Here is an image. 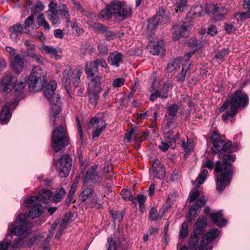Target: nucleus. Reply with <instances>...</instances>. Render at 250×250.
Instances as JSON below:
<instances>
[{
  "instance_id": "nucleus-1",
  "label": "nucleus",
  "mask_w": 250,
  "mask_h": 250,
  "mask_svg": "<svg viewBox=\"0 0 250 250\" xmlns=\"http://www.w3.org/2000/svg\"><path fill=\"white\" fill-rule=\"evenodd\" d=\"M248 103L249 98L246 93L241 90L236 91L220 107V111L223 112L228 108L229 105H230L229 112L222 115L223 121L225 123L231 121L236 114L238 108H243L248 105Z\"/></svg>"
},
{
  "instance_id": "nucleus-2",
  "label": "nucleus",
  "mask_w": 250,
  "mask_h": 250,
  "mask_svg": "<svg viewBox=\"0 0 250 250\" xmlns=\"http://www.w3.org/2000/svg\"><path fill=\"white\" fill-rule=\"evenodd\" d=\"M234 155H225L223 163L216 162L214 171L217 173L216 182L217 188H225L229 186L233 174L232 164L235 161Z\"/></svg>"
},
{
  "instance_id": "nucleus-3",
  "label": "nucleus",
  "mask_w": 250,
  "mask_h": 250,
  "mask_svg": "<svg viewBox=\"0 0 250 250\" xmlns=\"http://www.w3.org/2000/svg\"><path fill=\"white\" fill-rule=\"evenodd\" d=\"M56 87L57 83L55 81H50L43 89L44 96L48 100L50 105V123L52 125H57L59 120H63L62 117L58 116L61 112L62 103L60 96L54 94Z\"/></svg>"
},
{
  "instance_id": "nucleus-4",
  "label": "nucleus",
  "mask_w": 250,
  "mask_h": 250,
  "mask_svg": "<svg viewBox=\"0 0 250 250\" xmlns=\"http://www.w3.org/2000/svg\"><path fill=\"white\" fill-rule=\"evenodd\" d=\"M132 15L131 7L118 0H113L106 5V8L101 11L100 16L105 20L110 19L113 16L118 21H122L128 19Z\"/></svg>"
},
{
  "instance_id": "nucleus-5",
  "label": "nucleus",
  "mask_w": 250,
  "mask_h": 250,
  "mask_svg": "<svg viewBox=\"0 0 250 250\" xmlns=\"http://www.w3.org/2000/svg\"><path fill=\"white\" fill-rule=\"evenodd\" d=\"M51 146L55 152H59L68 145L69 139L64 125L62 124L51 134Z\"/></svg>"
},
{
  "instance_id": "nucleus-6",
  "label": "nucleus",
  "mask_w": 250,
  "mask_h": 250,
  "mask_svg": "<svg viewBox=\"0 0 250 250\" xmlns=\"http://www.w3.org/2000/svg\"><path fill=\"white\" fill-rule=\"evenodd\" d=\"M82 73L80 67H77L72 71L71 67L69 66L65 67L63 70L62 77V82L67 92H69L71 88V80L73 84L75 87H78L81 83L80 77Z\"/></svg>"
},
{
  "instance_id": "nucleus-7",
  "label": "nucleus",
  "mask_w": 250,
  "mask_h": 250,
  "mask_svg": "<svg viewBox=\"0 0 250 250\" xmlns=\"http://www.w3.org/2000/svg\"><path fill=\"white\" fill-rule=\"evenodd\" d=\"M27 219V215L26 213L19 214L16 219V222L18 225H11L8 227V230L10 233L16 236L27 234L28 233L29 224Z\"/></svg>"
},
{
  "instance_id": "nucleus-8",
  "label": "nucleus",
  "mask_w": 250,
  "mask_h": 250,
  "mask_svg": "<svg viewBox=\"0 0 250 250\" xmlns=\"http://www.w3.org/2000/svg\"><path fill=\"white\" fill-rule=\"evenodd\" d=\"M72 163V158L68 154L63 155L57 162H55L56 169L60 177H66L69 175L71 169Z\"/></svg>"
},
{
  "instance_id": "nucleus-9",
  "label": "nucleus",
  "mask_w": 250,
  "mask_h": 250,
  "mask_svg": "<svg viewBox=\"0 0 250 250\" xmlns=\"http://www.w3.org/2000/svg\"><path fill=\"white\" fill-rule=\"evenodd\" d=\"M14 79L11 74H7L2 79L0 83V90L4 93H9L13 87L14 90L17 91L22 90L25 87V83L22 82H17L15 83L13 86V82H14Z\"/></svg>"
},
{
  "instance_id": "nucleus-10",
  "label": "nucleus",
  "mask_w": 250,
  "mask_h": 250,
  "mask_svg": "<svg viewBox=\"0 0 250 250\" xmlns=\"http://www.w3.org/2000/svg\"><path fill=\"white\" fill-rule=\"evenodd\" d=\"M85 73L89 80L88 84H102L103 77L100 74L98 68L91 62L86 63Z\"/></svg>"
},
{
  "instance_id": "nucleus-11",
  "label": "nucleus",
  "mask_w": 250,
  "mask_h": 250,
  "mask_svg": "<svg viewBox=\"0 0 250 250\" xmlns=\"http://www.w3.org/2000/svg\"><path fill=\"white\" fill-rule=\"evenodd\" d=\"M52 193L49 189H43L42 192L37 196H32L28 197L25 201L24 202L26 206H30L34 202H41L42 203H48L52 201Z\"/></svg>"
},
{
  "instance_id": "nucleus-12",
  "label": "nucleus",
  "mask_w": 250,
  "mask_h": 250,
  "mask_svg": "<svg viewBox=\"0 0 250 250\" xmlns=\"http://www.w3.org/2000/svg\"><path fill=\"white\" fill-rule=\"evenodd\" d=\"M234 151L232 147V143L230 141L226 143L223 140H219L213 144L211 152L214 154H218L219 158H221L222 155H225V153H231Z\"/></svg>"
},
{
  "instance_id": "nucleus-13",
  "label": "nucleus",
  "mask_w": 250,
  "mask_h": 250,
  "mask_svg": "<svg viewBox=\"0 0 250 250\" xmlns=\"http://www.w3.org/2000/svg\"><path fill=\"white\" fill-rule=\"evenodd\" d=\"M106 124L103 119H99L98 117L92 118L88 125V128H96L92 133V138L95 140L98 138L104 129L106 127Z\"/></svg>"
},
{
  "instance_id": "nucleus-14",
  "label": "nucleus",
  "mask_w": 250,
  "mask_h": 250,
  "mask_svg": "<svg viewBox=\"0 0 250 250\" xmlns=\"http://www.w3.org/2000/svg\"><path fill=\"white\" fill-rule=\"evenodd\" d=\"M88 86L89 101L91 104H96L102 90L101 84H88Z\"/></svg>"
},
{
  "instance_id": "nucleus-15",
  "label": "nucleus",
  "mask_w": 250,
  "mask_h": 250,
  "mask_svg": "<svg viewBox=\"0 0 250 250\" xmlns=\"http://www.w3.org/2000/svg\"><path fill=\"white\" fill-rule=\"evenodd\" d=\"M42 73V70L40 67L35 66L32 68L27 80V83L29 87L33 88V90L35 89L38 80L40 79Z\"/></svg>"
},
{
  "instance_id": "nucleus-16",
  "label": "nucleus",
  "mask_w": 250,
  "mask_h": 250,
  "mask_svg": "<svg viewBox=\"0 0 250 250\" xmlns=\"http://www.w3.org/2000/svg\"><path fill=\"white\" fill-rule=\"evenodd\" d=\"M24 205L26 207L31 208L28 215H27V218L28 217L31 219L39 218L45 210L44 207L40 205L37 202H34V203L32 204L30 206H26L25 203Z\"/></svg>"
},
{
  "instance_id": "nucleus-17",
  "label": "nucleus",
  "mask_w": 250,
  "mask_h": 250,
  "mask_svg": "<svg viewBox=\"0 0 250 250\" xmlns=\"http://www.w3.org/2000/svg\"><path fill=\"white\" fill-rule=\"evenodd\" d=\"M97 168V166H92L87 169L84 179V186H86V184H94L98 182L99 177L96 171Z\"/></svg>"
},
{
  "instance_id": "nucleus-18",
  "label": "nucleus",
  "mask_w": 250,
  "mask_h": 250,
  "mask_svg": "<svg viewBox=\"0 0 250 250\" xmlns=\"http://www.w3.org/2000/svg\"><path fill=\"white\" fill-rule=\"evenodd\" d=\"M16 105V102H13L11 104L7 103L3 108L0 114V123L2 125H5L9 121L11 113L9 111V109H13Z\"/></svg>"
},
{
  "instance_id": "nucleus-19",
  "label": "nucleus",
  "mask_w": 250,
  "mask_h": 250,
  "mask_svg": "<svg viewBox=\"0 0 250 250\" xmlns=\"http://www.w3.org/2000/svg\"><path fill=\"white\" fill-rule=\"evenodd\" d=\"M153 174L154 177L160 180L164 179L166 175V170L160 161L156 159L152 165Z\"/></svg>"
},
{
  "instance_id": "nucleus-20",
  "label": "nucleus",
  "mask_w": 250,
  "mask_h": 250,
  "mask_svg": "<svg viewBox=\"0 0 250 250\" xmlns=\"http://www.w3.org/2000/svg\"><path fill=\"white\" fill-rule=\"evenodd\" d=\"M10 65L13 70L18 74L23 68V59L21 57L20 55L16 54L11 58Z\"/></svg>"
},
{
  "instance_id": "nucleus-21",
  "label": "nucleus",
  "mask_w": 250,
  "mask_h": 250,
  "mask_svg": "<svg viewBox=\"0 0 250 250\" xmlns=\"http://www.w3.org/2000/svg\"><path fill=\"white\" fill-rule=\"evenodd\" d=\"M23 29L22 25L19 23L11 26L9 29V31L11 40L14 42H17L23 33Z\"/></svg>"
},
{
  "instance_id": "nucleus-22",
  "label": "nucleus",
  "mask_w": 250,
  "mask_h": 250,
  "mask_svg": "<svg viewBox=\"0 0 250 250\" xmlns=\"http://www.w3.org/2000/svg\"><path fill=\"white\" fill-rule=\"evenodd\" d=\"M187 30L188 25L186 23L174 25L171 29L174 40H178L181 37L185 36Z\"/></svg>"
},
{
  "instance_id": "nucleus-23",
  "label": "nucleus",
  "mask_w": 250,
  "mask_h": 250,
  "mask_svg": "<svg viewBox=\"0 0 250 250\" xmlns=\"http://www.w3.org/2000/svg\"><path fill=\"white\" fill-rule=\"evenodd\" d=\"M147 48L149 52L154 55H159L161 52L164 51V44L162 40L150 42L148 44Z\"/></svg>"
},
{
  "instance_id": "nucleus-24",
  "label": "nucleus",
  "mask_w": 250,
  "mask_h": 250,
  "mask_svg": "<svg viewBox=\"0 0 250 250\" xmlns=\"http://www.w3.org/2000/svg\"><path fill=\"white\" fill-rule=\"evenodd\" d=\"M39 49L43 54H50L53 56L56 60L61 58V56L58 54L61 53L60 49H57L53 46L42 45L39 47Z\"/></svg>"
},
{
  "instance_id": "nucleus-25",
  "label": "nucleus",
  "mask_w": 250,
  "mask_h": 250,
  "mask_svg": "<svg viewBox=\"0 0 250 250\" xmlns=\"http://www.w3.org/2000/svg\"><path fill=\"white\" fill-rule=\"evenodd\" d=\"M207 43L208 41L206 39L202 38L199 40L192 39L189 42L188 46L193 51H195L203 48Z\"/></svg>"
},
{
  "instance_id": "nucleus-26",
  "label": "nucleus",
  "mask_w": 250,
  "mask_h": 250,
  "mask_svg": "<svg viewBox=\"0 0 250 250\" xmlns=\"http://www.w3.org/2000/svg\"><path fill=\"white\" fill-rule=\"evenodd\" d=\"M123 55L120 52H113L108 57V63L111 65L118 67L122 62Z\"/></svg>"
},
{
  "instance_id": "nucleus-27",
  "label": "nucleus",
  "mask_w": 250,
  "mask_h": 250,
  "mask_svg": "<svg viewBox=\"0 0 250 250\" xmlns=\"http://www.w3.org/2000/svg\"><path fill=\"white\" fill-rule=\"evenodd\" d=\"M210 218L212 221L219 227L225 226L227 223V220L223 218L221 211L212 212L210 214Z\"/></svg>"
},
{
  "instance_id": "nucleus-28",
  "label": "nucleus",
  "mask_w": 250,
  "mask_h": 250,
  "mask_svg": "<svg viewBox=\"0 0 250 250\" xmlns=\"http://www.w3.org/2000/svg\"><path fill=\"white\" fill-rule=\"evenodd\" d=\"M178 108V106L176 104H171L167 108V117L169 120V121L167 123V125H169L172 123L171 121L176 117Z\"/></svg>"
},
{
  "instance_id": "nucleus-29",
  "label": "nucleus",
  "mask_w": 250,
  "mask_h": 250,
  "mask_svg": "<svg viewBox=\"0 0 250 250\" xmlns=\"http://www.w3.org/2000/svg\"><path fill=\"white\" fill-rule=\"evenodd\" d=\"M173 3L176 12H184L188 9V0H174Z\"/></svg>"
},
{
  "instance_id": "nucleus-30",
  "label": "nucleus",
  "mask_w": 250,
  "mask_h": 250,
  "mask_svg": "<svg viewBox=\"0 0 250 250\" xmlns=\"http://www.w3.org/2000/svg\"><path fill=\"white\" fill-rule=\"evenodd\" d=\"M208 174V171L207 169H204L198 175L195 181H192L193 186L195 188H199L202 185L207 179Z\"/></svg>"
},
{
  "instance_id": "nucleus-31",
  "label": "nucleus",
  "mask_w": 250,
  "mask_h": 250,
  "mask_svg": "<svg viewBox=\"0 0 250 250\" xmlns=\"http://www.w3.org/2000/svg\"><path fill=\"white\" fill-rule=\"evenodd\" d=\"M208 219L206 218L198 219L196 223L195 234H202L207 226Z\"/></svg>"
},
{
  "instance_id": "nucleus-32",
  "label": "nucleus",
  "mask_w": 250,
  "mask_h": 250,
  "mask_svg": "<svg viewBox=\"0 0 250 250\" xmlns=\"http://www.w3.org/2000/svg\"><path fill=\"white\" fill-rule=\"evenodd\" d=\"M25 53L27 57L30 58L37 62L41 64L44 63L43 58L40 54L36 52L35 50L26 51Z\"/></svg>"
},
{
  "instance_id": "nucleus-33",
  "label": "nucleus",
  "mask_w": 250,
  "mask_h": 250,
  "mask_svg": "<svg viewBox=\"0 0 250 250\" xmlns=\"http://www.w3.org/2000/svg\"><path fill=\"white\" fill-rule=\"evenodd\" d=\"M104 171L106 173H109V175L105 177V180L107 181L106 188H112L114 186L113 174L112 172V168L109 167H104Z\"/></svg>"
},
{
  "instance_id": "nucleus-34",
  "label": "nucleus",
  "mask_w": 250,
  "mask_h": 250,
  "mask_svg": "<svg viewBox=\"0 0 250 250\" xmlns=\"http://www.w3.org/2000/svg\"><path fill=\"white\" fill-rule=\"evenodd\" d=\"M159 24L164 23L167 21L165 11L162 8H159L156 16L153 18Z\"/></svg>"
},
{
  "instance_id": "nucleus-35",
  "label": "nucleus",
  "mask_w": 250,
  "mask_h": 250,
  "mask_svg": "<svg viewBox=\"0 0 250 250\" xmlns=\"http://www.w3.org/2000/svg\"><path fill=\"white\" fill-rule=\"evenodd\" d=\"M224 10L223 7H219L212 3L207 4L205 7V12L208 14H215L218 12H222Z\"/></svg>"
},
{
  "instance_id": "nucleus-36",
  "label": "nucleus",
  "mask_w": 250,
  "mask_h": 250,
  "mask_svg": "<svg viewBox=\"0 0 250 250\" xmlns=\"http://www.w3.org/2000/svg\"><path fill=\"white\" fill-rule=\"evenodd\" d=\"M53 193L52 201L54 203H58L63 199L65 194V191L64 188H60Z\"/></svg>"
},
{
  "instance_id": "nucleus-37",
  "label": "nucleus",
  "mask_w": 250,
  "mask_h": 250,
  "mask_svg": "<svg viewBox=\"0 0 250 250\" xmlns=\"http://www.w3.org/2000/svg\"><path fill=\"white\" fill-rule=\"evenodd\" d=\"M147 22L148 25L146 28L147 34V35L150 36L159 24L153 18L148 20Z\"/></svg>"
},
{
  "instance_id": "nucleus-38",
  "label": "nucleus",
  "mask_w": 250,
  "mask_h": 250,
  "mask_svg": "<svg viewBox=\"0 0 250 250\" xmlns=\"http://www.w3.org/2000/svg\"><path fill=\"white\" fill-rule=\"evenodd\" d=\"M182 58H177L174 60H171L168 63L167 66V71L168 72H171L174 71L177 67H179L180 64L181 63Z\"/></svg>"
},
{
  "instance_id": "nucleus-39",
  "label": "nucleus",
  "mask_w": 250,
  "mask_h": 250,
  "mask_svg": "<svg viewBox=\"0 0 250 250\" xmlns=\"http://www.w3.org/2000/svg\"><path fill=\"white\" fill-rule=\"evenodd\" d=\"M58 8L60 15L64 17L67 20L66 22H70L69 12L66 6L64 4H61L59 5Z\"/></svg>"
},
{
  "instance_id": "nucleus-40",
  "label": "nucleus",
  "mask_w": 250,
  "mask_h": 250,
  "mask_svg": "<svg viewBox=\"0 0 250 250\" xmlns=\"http://www.w3.org/2000/svg\"><path fill=\"white\" fill-rule=\"evenodd\" d=\"M10 247L13 250H19L25 247L24 240L22 238H17L14 240L13 242L11 244Z\"/></svg>"
},
{
  "instance_id": "nucleus-41",
  "label": "nucleus",
  "mask_w": 250,
  "mask_h": 250,
  "mask_svg": "<svg viewBox=\"0 0 250 250\" xmlns=\"http://www.w3.org/2000/svg\"><path fill=\"white\" fill-rule=\"evenodd\" d=\"M92 188H84L80 195V199L82 201H84L88 199H90L93 196Z\"/></svg>"
},
{
  "instance_id": "nucleus-42",
  "label": "nucleus",
  "mask_w": 250,
  "mask_h": 250,
  "mask_svg": "<svg viewBox=\"0 0 250 250\" xmlns=\"http://www.w3.org/2000/svg\"><path fill=\"white\" fill-rule=\"evenodd\" d=\"M107 250H118L119 245L118 240L113 239L112 238H108L107 239Z\"/></svg>"
},
{
  "instance_id": "nucleus-43",
  "label": "nucleus",
  "mask_w": 250,
  "mask_h": 250,
  "mask_svg": "<svg viewBox=\"0 0 250 250\" xmlns=\"http://www.w3.org/2000/svg\"><path fill=\"white\" fill-rule=\"evenodd\" d=\"M201 234H195L194 231L191 233L189 239V248L194 249L197 243L198 242L199 238L198 235Z\"/></svg>"
},
{
  "instance_id": "nucleus-44",
  "label": "nucleus",
  "mask_w": 250,
  "mask_h": 250,
  "mask_svg": "<svg viewBox=\"0 0 250 250\" xmlns=\"http://www.w3.org/2000/svg\"><path fill=\"white\" fill-rule=\"evenodd\" d=\"M189 66H190V63L188 64V65H187L186 63L183 64L181 72L180 73L178 74L177 76L178 81L183 82L185 80L186 74L188 70Z\"/></svg>"
},
{
  "instance_id": "nucleus-45",
  "label": "nucleus",
  "mask_w": 250,
  "mask_h": 250,
  "mask_svg": "<svg viewBox=\"0 0 250 250\" xmlns=\"http://www.w3.org/2000/svg\"><path fill=\"white\" fill-rule=\"evenodd\" d=\"M203 12V7L201 5H195L192 6L190 13L194 17L200 16Z\"/></svg>"
},
{
  "instance_id": "nucleus-46",
  "label": "nucleus",
  "mask_w": 250,
  "mask_h": 250,
  "mask_svg": "<svg viewBox=\"0 0 250 250\" xmlns=\"http://www.w3.org/2000/svg\"><path fill=\"white\" fill-rule=\"evenodd\" d=\"M181 146L187 152L190 151L194 147L193 141L190 139H188L186 143L182 140Z\"/></svg>"
},
{
  "instance_id": "nucleus-47",
  "label": "nucleus",
  "mask_w": 250,
  "mask_h": 250,
  "mask_svg": "<svg viewBox=\"0 0 250 250\" xmlns=\"http://www.w3.org/2000/svg\"><path fill=\"white\" fill-rule=\"evenodd\" d=\"M48 19L51 21L52 24L55 25L59 23L60 18L58 13H46Z\"/></svg>"
},
{
  "instance_id": "nucleus-48",
  "label": "nucleus",
  "mask_w": 250,
  "mask_h": 250,
  "mask_svg": "<svg viewBox=\"0 0 250 250\" xmlns=\"http://www.w3.org/2000/svg\"><path fill=\"white\" fill-rule=\"evenodd\" d=\"M121 194L125 200H133L132 192L128 188H123L121 192Z\"/></svg>"
},
{
  "instance_id": "nucleus-49",
  "label": "nucleus",
  "mask_w": 250,
  "mask_h": 250,
  "mask_svg": "<svg viewBox=\"0 0 250 250\" xmlns=\"http://www.w3.org/2000/svg\"><path fill=\"white\" fill-rule=\"evenodd\" d=\"M68 224V221L67 218H66V217L65 216L64 218L62 220V223L60 224L59 226V232L56 234L55 237L59 238L61 235V233L62 231L66 227L67 225Z\"/></svg>"
},
{
  "instance_id": "nucleus-50",
  "label": "nucleus",
  "mask_w": 250,
  "mask_h": 250,
  "mask_svg": "<svg viewBox=\"0 0 250 250\" xmlns=\"http://www.w3.org/2000/svg\"><path fill=\"white\" fill-rule=\"evenodd\" d=\"M188 234V224L187 222H184L182 225L179 233L180 238H185Z\"/></svg>"
},
{
  "instance_id": "nucleus-51",
  "label": "nucleus",
  "mask_w": 250,
  "mask_h": 250,
  "mask_svg": "<svg viewBox=\"0 0 250 250\" xmlns=\"http://www.w3.org/2000/svg\"><path fill=\"white\" fill-rule=\"evenodd\" d=\"M200 210V209L193 205L189 209L188 212V216L190 219H193L195 217H196L198 214Z\"/></svg>"
},
{
  "instance_id": "nucleus-52",
  "label": "nucleus",
  "mask_w": 250,
  "mask_h": 250,
  "mask_svg": "<svg viewBox=\"0 0 250 250\" xmlns=\"http://www.w3.org/2000/svg\"><path fill=\"white\" fill-rule=\"evenodd\" d=\"M229 54V51L227 49L224 48L219 51L216 55L215 58L216 59L219 60L221 61H223L225 57Z\"/></svg>"
},
{
  "instance_id": "nucleus-53",
  "label": "nucleus",
  "mask_w": 250,
  "mask_h": 250,
  "mask_svg": "<svg viewBox=\"0 0 250 250\" xmlns=\"http://www.w3.org/2000/svg\"><path fill=\"white\" fill-rule=\"evenodd\" d=\"M200 193L197 188H195L190 191L188 200L190 202H193L195 200L199 197Z\"/></svg>"
},
{
  "instance_id": "nucleus-54",
  "label": "nucleus",
  "mask_w": 250,
  "mask_h": 250,
  "mask_svg": "<svg viewBox=\"0 0 250 250\" xmlns=\"http://www.w3.org/2000/svg\"><path fill=\"white\" fill-rule=\"evenodd\" d=\"M11 243V241L7 238L0 241V250H8Z\"/></svg>"
},
{
  "instance_id": "nucleus-55",
  "label": "nucleus",
  "mask_w": 250,
  "mask_h": 250,
  "mask_svg": "<svg viewBox=\"0 0 250 250\" xmlns=\"http://www.w3.org/2000/svg\"><path fill=\"white\" fill-rule=\"evenodd\" d=\"M247 10V11L245 12L237 13L236 15L238 16V18L241 20L250 19V9Z\"/></svg>"
},
{
  "instance_id": "nucleus-56",
  "label": "nucleus",
  "mask_w": 250,
  "mask_h": 250,
  "mask_svg": "<svg viewBox=\"0 0 250 250\" xmlns=\"http://www.w3.org/2000/svg\"><path fill=\"white\" fill-rule=\"evenodd\" d=\"M103 34L106 37L108 41L113 40L117 37L116 34L114 32L109 30L108 28H106Z\"/></svg>"
},
{
  "instance_id": "nucleus-57",
  "label": "nucleus",
  "mask_w": 250,
  "mask_h": 250,
  "mask_svg": "<svg viewBox=\"0 0 250 250\" xmlns=\"http://www.w3.org/2000/svg\"><path fill=\"white\" fill-rule=\"evenodd\" d=\"M92 63L95 64V65L98 68L100 66L103 68H106L107 64L104 60L103 59H96L94 61H90Z\"/></svg>"
},
{
  "instance_id": "nucleus-58",
  "label": "nucleus",
  "mask_w": 250,
  "mask_h": 250,
  "mask_svg": "<svg viewBox=\"0 0 250 250\" xmlns=\"http://www.w3.org/2000/svg\"><path fill=\"white\" fill-rule=\"evenodd\" d=\"M149 215L151 219L154 221L162 217V216L158 214L157 209L153 207L150 210Z\"/></svg>"
},
{
  "instance_id": "nucleus-59",
  "label": "nucleus",
  "mask_w": 250,
  "mask_h": 250,
  "mask_svg": "<svg viewBox=\"0 0 250 250\" xmlns=\"http://www.w3.org/2000/svg\"><path fill=\"white\" fill-rule=\"evenodd\" d=\"M49 9L46 11V13H58L57 9V4L53 1H51L48 5Z\"/></svg>"
},
{
  "instance_id": "nucleus-60",
  "label": "nucleus",
  "mask_w": 250,
  "mask_h": 250,
  "mask_svg": "<svg viewBox=\"0 0 250 250\" xmlns=\"http://www.w3.org/2000/svg\"><path fill=\"white\" fill-rule=\"evenodd\" d=\"M207 200L203 196L200 197L197 200L196 203L193 206L200 209V208L204 206L206 203Z\"/></svg>"
},
{
  "instance_id": "nucleus-61",
  "label": "nucleus",
  "mask_w": 250,
  "mask_h": 250,
  "mask_svg": "<svg viewBox=\"0 0 250 250\" xmlns=\"http://www.w3.org/2000/svg\"><path fill=\"white\" fill-rule=\"evenodd\" d=\"M34 21V16L32 14L31 16L28 17L25 20L24 24L25 26L23 27L24 29H26L28 27L31 26L33 24Z\"/></svg>"
},
{
  "instance_id": "nucleus-62",
  "label": "nucleus",
  "mask_w": 250,
  "mask_h": 250,
  "mask_svg": "<svg viewBox=\"0 0 250 250\" xmlns=\"http://www.w3.org/2000/svg\"><path fill=\"white\" fill-rule=\"evenodd\" d=\"M125 83V80L122 78L116 79L113 82L112 85L114 87L117 88L121 87Z\"/></svg>"
},
{
  "instance_id": "nucleus-63",
  "label": "nucleus",
  "mask_w": 250,
  "mask_h": 250,
  "mask_svg": "<svg viewBox=\"0 0 250 250\" xmlns=\"http://www.w3.org/2000/svg\"><path fill=\"white\" fill-rule=\"evenodd\" d=\"M169 91V86L167 84H165L163 87L162 90L161 91V99H166L168 97V93Z\"/></svg>"
},
{
  "instance_id": "nucleus-64",
  "label": "nucleus",
  "mask_w": 250,
  "mask_h": 250,
  "mask_svg": "<svg viewBox=\"0 0 250 250\" xmlns=\"http://www.w3.org/2000/svg\"><path fill=\"white\" fill-rule=\"evenodd\" d=\"M161 91L156 90L154 92L152 93L149 96V100L151 102H154L157 98L160 97L161 98Z\"/></svg>"
}]
</instances>
